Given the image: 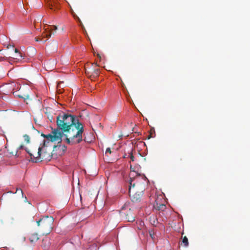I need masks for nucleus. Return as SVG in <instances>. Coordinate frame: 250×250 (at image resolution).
I'll use <instances>...</instances> for the list:
<instances>
[{
	"label": "nucleus",
	"mask_w": 250,
	"mask_h": 250,
	"mask_svg": "<svg viewBox=\"0 0 250 250\" xmlns=\"http://www.w3.org/2000/svg\"><path fill=\"white\" fill-rule=\"evenodd\" d=\"M83 132V125L78 121L74 125L63 131L59 132L61 139L64 136L68 144L75 145L81 143L83 140L82 134Z\"/></svg>",
	"instance_id": "obj_1"
},
{
	"label": "nucleus",
	"mask_w": 250,
	"mask_h": 250,
	"mask_svg": "<svg viewBox=\"0 0 250 250\" xmlns=\"http://www.w3.org/2000/svg\"><path fill=\"white\" fill-rule=\"evenodd\" d=\"M78 121L79 120L76 116L62 112L57 117V128L55 129H57L58 132L60 130L63 131Z\"/></svg>",
	"instance_id": "obj_2"
},
{
	"label": "nucleus",
	"mask_w": 250,
	"mask_h": 250,
	"mask_svg": "<svg viewBox=\"0 0 250 250\" xmlns=\"http://www.w3.org/2000/svg\"><path fill=\"white\" fill-rule=\"evenodd\" d=\"M41 136L46 139V140L43 141V147H44L46 146V143H49V142H57L58 144L62 142L58 130L55 129V128H52L51 133L48 134L42 133Z\"/></svg>",
	"instance_id": "obj_3"
},
{
	"label": "nucleus",
	"mask_w": 250,
	"mask_h": 250,
	"mask_svg": "<svg viewBox=\"0 0 250 250\" xmlns=\"http://www.w3.org/2000/svg\"><path fill=\"white\" fill-rule=\"evenodd\" d=\"M54 218L52 216H45L37 221L38 226L51 230L53 227Z\"/></svg>",
	"instance_id": "obj_4"
},
{
	"label": "nucleus",
	"mask_w": 250,
	"mask_h": 250,
	"mask_svg": "<svg viewBox=\"0 0 250 250\" xmlns=\"http://www.w3.org/2000/svg\"><path fill=\"white\" fill-rule=\"evenodd\" d=\"M42 148H39L38 152V156L36 158H34V160H32L33 162L37 163L38 161H39L41 157L42 159L48 161L50 160L52 158V155L50 153H47L46 151H43V153H42Z\"/></svg>",
	"instance_id": "obj_5"
},
{
	"label": "nucleus",
	"mask_w": 250,
	"mask_h": 250,
	"mask_svg": "<svg viewBox=\"0 0 250 250\" xmlns=\"http://www.w3.org/2000/svg\"><path fill=\"white\" fill-rule=\"evenodd\" d=\"M15 86V84L14 83H6L0 87V91L4 94L8 95L12 93Z\"/></svg>",
	"instance_id": "obj_6"
},
{
	"label": "nucleus",
	"mask_w": 250,
	"mask_h": 250,
	"mask_svg": "<svg viewBox=\"0 0 250 250\" xmlns=\"http://www.w3.org/2000/svg\"><path fill=\"white\" fill-rule=\"evenodd\" d=\"M142 196V192H136L132 196H130L131 200L133 202H138L140 201L141 197Z\"/></svg>",
	"instance_id": "obj_7"
},
{
	"label": "nucleus",
	"mask_w": 250,
	"mask_h": 250,
	"mask_svg": "<svg viewBox=\"0 0 250 250\" xmlns=\"http://www.w3.org/2000/svg\"><path fill=\"white\" fill-rule=\"evenodd\" d=\"M57 29V27L56 26H55V25L52 26V28L51 29H50V28H46L45 29V32L43 34L42 36H43V37L44 38H49L51 36V31L52 30H56Z\"/></svg>",
	"instance_id": "obj_8"
},
{
	"label": "nucleus",
	"mask_w": 250,
	"mask_h": 250,
	"mask_svg": "<svg viewBox=\"0 0 250 250\" xmlns=\"http://www.w3.org/2000/svg\"><path fill=\"white\" fill-rule=\"evenodd\" d=\"M39 239V238L38 237V235L36 233L32 234L29 238L30 241L31 243H34V242L37 241V240Z\"/></svg>",
	"instance_id": "obj_9"
},
{
	"label": "nucleus",
	"mask_w": 250,
	"mask_h": 250,
	"mask_svg": "<svg viewBox=\"0 0 250 250\" xmlns=\"http://www.w3.org/2000/svg\"><path fill=\"white\" fill-rule=\"evenodd\" d=\"M48 7L51 10H53L54 8H59V5L55 3H52L51 1H48L47 4Z\"/></svg>",
	"instance_id": "obj_10"
},
{
	"label": "nucleus",
	"mask_w": 250,
	"mask_h": 250,
	"mask_svg": "<svg viewBox=\"0 0 250 250\" xmlns=\"http://www.w3.org/2000/svg\"><path fill=\"white\" fill-rule=\"evenodd\" d=\"M132 181L133 179L131 178H130L129 179V188H128V192L129 196H131V189L132 188H134L135 186V184H132Z\"/></svg>",
	"instance_id": "obj_11"
},
{
	"label": "nucleus",
	"mask_w": 250,
	"mask_h": 250,
	"mask_svg": "<svg viewBox=\"0 0 250 250\" xmlns=\"http://www.w3.org/2000/svg\"><path fill=\"white\" fill-rule=\"evenodd\" d=\"M154 208L158 210H163L165 208V205L161 204L158 206V204L156 203V205H154Z\"/></svg>",
	"instance_id": "obj_12"
},
{
	"label": "nucleus",
	"mask_w": 250,
	"mask_h": 250,
	"mask_svg": "<svg viewBox=\"0 0 250 250\" xmlns=\"http://www.w3.org/2000/svg\"><path fill=\"white\" fill-rule=\"evenodd\" d=\"M15 59H16L18 61H21L23 59V57L22 56L20 52L17 54H15L14 57L13 58Z\"/></svg>",
	"instance_id": "obj_13"
},
{
	"label": "nucleus",
	"mask_w": 250,
	"mask_h": 250,
	"mask_svg": "<svg viewBox=\"0 0 250 250\" xmlns=\"http://www.w3.org/2000/svg\"><path fill=\"white\" fill-rule=\"evenodd\" d=\"M182 243L184 244V246L186 247H187L188 246V239L186 236H185L182 240Z\"/></svg>",
	"instance_id": "obj_14"
},
{
	"label": "nucleus",
	"mask_w": 250,
	"mask_h": 250,
	"mask_svg": "<svg viewBox=\"0 0 250 250\" xmlns=\"http://www.w3.org/2000/svg\"><path fill=\"white\" fill-rule=\"evenodd\" d=\"M24 140L25 142H26L27 143H29L30 142V137L27 135H24L23 136Z\"/></svg>",
	"instance_id": "obj_15"
},
{
	"label": "nucleus",
	"mask_w": 250,
	"mask_h": 250,
	"mask_svg": "<svg viewBox=\"0 0 250 250\" xmlns=\"http://www.w3.org/2000/svg\"><path fill=\"white\" fill-rule=\"evenodd\" d=\"M25 147L23 146V145H21L19 147V148L17 150L16 152V154H15V156L18 157H19V155L18 154V151L19 149H25Z\"/></svg>",
	"instance_id": "obj_16"
},
{
	"label": "nucleus",
	"mask_w": 250,
	"mask_h": 250,
	"mask_svg": "<svg viewBox=\"0 0 250 250\" xmlns=\"http://www.w3.org/2000/svg\"><path fill=\"white\" fill-rule=\"evenodd\" d=\"M59 147L62 150L63 152L66 151L67 147L65 145H60Z\"/></svg>",
	"instance_id": "obj_17"
},
{
	"label": "nucleus",
	"mask_w": 250,
	"mask_h": 250,
	"mask_svg": "<svg viewBox=\"0 0 250 250\" xmlns=\"http://www.w3.org/2000/svg\"><path fill=\"white\" fill-rule=\"evenodd\" d=\"M25 151H26V152H27V153H28L29 154L30 156L31 157V159H32L33 158H34H34H35V157L33 156V155L31 153H30V152H29V150L28 149V148H27L25 147Z\"/></svg>",
	"instance_id": "obj_18"
},
{
	"label": "nucleus",
	"mask_w": 250,
	"mask_h": 250,
	"mask_svg": "<svg viewBox=\"0 0 250 250\" xmlns=\"http://www.w3.org/2000/svg\"><path fill=\"white\" fill-rule=\"evenodd\" d=\"M128 157H129L132 161H135V157L133 156L132 153L131 152L129 153Z\"/></svg>",
	"instance_id": "obj_19"
},
{
	"label": "nucleus",
	"mask_w": 250,
	"mask_h": 250,
	"mask_svg": "<svg viewBox=\"0 0 250 250\" xmlns=\"http://www.w3.org/2000/svg\"><path fill=\"white\" fill-rule=\"evenodd\" d=\"M18 190H20L21 191V195H22V197H23L24 194H23L22 190L21 188H17L16 192H17Z\"/></svg>",
	"instance_id": "obj_20"
},
{
	"label": "nucleus",
	"mask_w": 250,
	"mask_h": 250,
	"mask_svg": "<svg viewBox=\"0 0 250 250\" xmlns=\"http://www.w3.org/2000/svg\"><path fill=\"white\" fill-rule=\"evenodd\" d=\"M108 152L110 153H111V151L110 148L109 147H108V148H106L105 154L106 155Z\"/></svg>",
	"instance_id": "obj_21"
},
{
	"label": "nucleus",
	"mask_w": 250,
	"mask_h": 250,
	"mask_svg": "<svg viewBox=\"0 0 250 250\" xmlns=\"http://www.w3.org/2000/svg\"><path fill=\"white\" fill-rule=\"evenodd\" d=\"M134 220H135V218H134V217H133V216L131 217L130 218H129L128 219V221H129V222H133V221H134Z\"/></svg>",
	"instance_id": "obj_22"
},
{
	"label": "nucleus",
	"mask_w": 250,
	"mask_h": 250,
	"mask_svg": "<svg viewBox=\"0 0 250 250\" xmlns=\"http://www.w3.org/2000/svg\"><path fill=\"white\" fill-rule=\"evenodd\" d=\"M13 50H14L15 54H17L20 53L18 49L17 48H13Z\"/></svg>",
	"instance_id": "obj_23"
},
{
	"label": "nucleus",
	"mask_w": 250,
	"mask_h": 250,
	"mask_svg": "<svg viewBox=\"0 0 250 250\" xmlns=\"http://www.w3.org/2000/svg\"><path fill=\"white\" fill-rule=\"evenodd\" d=\"M95 71L96 75L97 76L98 75V70L97 69Z\"/></svg>",
	"instance_id": "obj_24"
},
{
	"label": "nucleus",
	"mask_w": 250,
	"mask_h": 250,
	"mask_svg": "<svg viewBox=\"0 0 250 250\" xmlns=\"http://www.w3.org/2000/svg\"><path fill=\"white\" fill-rule=\"evenodd\" d=\"M77 18H78V19L79 21L80 22H81V21H80V19L78 17H77ZM81 24L82 26H83V25H82V23H81Z\"/></svg>",
	"instance_id": "obj_25"
},
{
	"label": "nucleus",
	"mask_w": 250,
	"mask_h": 250,
	"mask_svg": "<svg viewBox=\"0 0 250 250\" xmlns=\"http://www.w3.org/2000/svg\"><path fill=\"white\" fill-rule=\"evenodd\" d=\"M24 198H25V202L27 201V199L26 197L25 196Z\"/></svg>",
	"instance_id": "obj_26"
},
{
	"label": "nucleus",
	"mask_w": 250,
	"mask_h": 250,
	"mask_svg": "<svg viewBox=\"0 0 250 250\" xmlns=\"http://www.w3.org/2000/svg\"><path fill=\"white\" fill-rule=\"evenodd\" d=\"M130 168H131V170H132V169H133V168H132L131 166H130ZM132 171H133V170H132Z\"/></svg>",
	"instance_id": "obj_27"
},
{
	"label": "nucleus",
	"mask_w": 250,
	"mask_h": 250,
	"mask_svg": "<svg viewBox=\"0 0 250 250\" xmlns=\"http://www.w3.org/2000/svg\"><path fill=\"white\" fill-rule=\"evenodd\" d=\"M130 168H131V170H132V169H133V168H132L131 166H130ZM132 171H133V170H132Z\"/></svg>",
	"instance_id": "obj_28"
},
{
	"label": "nucleus",
	"mask_w": 250,
	"mask_h": 250,
	"mask_svg": "<svg viewBox=\"0 0 250 250\" xmlns=\"http://www.w3.org/2000/svg\"><path fill=\"white\" fill-rule=\"evenodd\" d=\"M40 41V40H38V39H37V40H36V41H37V42H39V41Z\"/></svg>",
	"instance_id": "obj_29"
},
{
	"label": "nucleus",
	"mask_w": 250,
	"mask_h": 250,
	"mask_svg": "<svg viewBox=\"0 0 250 250\" xmlns=\"http://www.w3.org/2000/svg\"><path fill=\"white\" fill-rule=\"evenodd\" d=\"M126 154H125V156H124V157H126Z\"/></svg>",
	"instance_id": "obj_30"
},
{
	"label": "nucleus",
	"mask_w": 250,
	"mask_h": 250,
	"mask_svg": "<svg viewBox=\"0 0 250 250\" xmlns=\"http://www.w3.org/2000/svg\"><path fill=\"white\" fill-rule=\"evenodd\" d=\"M126 154H125V156H124V157H126Z\"/></svg>",
	"instance_id": "obj_31"
},
{
	"label": "nucleus",
	"mask_w": 250,
	"mask_h": 250,
	"mask_svg": "<svg viewBox=\"0 0 250 250\" xmlns=\"http://www.w3.org/2000/svg\"><path fill=\"white\" fill-rule=\"evenodd\" d=\"M55 9H56V8H54L53 10H55Z\"/></svg>",
	"instance_id": "obj_32"
}]
</instances>
